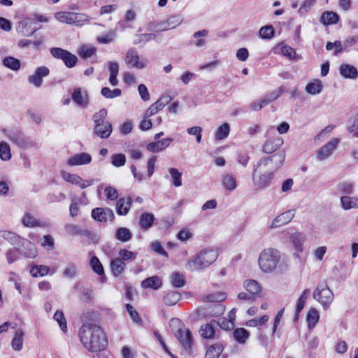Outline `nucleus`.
Wrapping results in <instances>:
<instances>
[{
    "label": "nucleus",
    "mask_w": 358,
    "mask_h": 358,
    "mask_svg": "<svg viewBox=\"0 0 358 358\" xmlns=\"http://www.w3.org/2000/svg\"><path fill=\"white\" fill-rule=\"evenodd\" d=\"M79 337L85 348L91 352L103 350L108 345L106 334L94 323H85L79 330Z\"/></svg>",
    "instance_id": "obj_1"
},
{
    "label": "nucleus",
    "mask_w": 358,
    "mask_h": 358,
    "mask_svg": "<svg viewBox=\"0 0 358 358\" xmlns=\"http://www.w3.org/2000/svg\"><path fill=\"white\" fill-rule=\"evenodd\" d=\"M217 257V250L213 249L202 250L187 261L185 268L189 271H201L215 262Z\"/></svg>",
    "instance_id": "obj_2"
},
{
    "label": "nucleus",
    "mask_w": 358,
    "mask_h": 358,
    "mask_svg": "<svg viewBox=\"0 0 358 358\" xmlns=\"http://www.w3.org/2000/svg\"><path fill=\"white\" fill-rule=\"evenodd\" d=\"M0 236L18 247L19 253L28 258H34L37 255L35 245L29 241L23 238L10 231H0Z\"/></svg>",
    "instance_id": "obj_3"
},
{
    "label": "nucleus",
    "mask_w": 358,
    "mask_h": 358,
    "mask_svg": "<svg viewBox=\"0 0 358 358\" xmlns=\"http://www.w3.org/2000/svg\"><path fill=\"white\" fill-rule=\"evenodd\" d=\"M280 255L279 252L273 248L263 250L258 259V264L260 269L264 273L273 271L280 261Z\"/></svg>",
    "instance_id": "obj_4"
},
{
    "label": "nucleus",
    "mask_w": 358,
    "mask_h": 358,
    "mask_svg": "<svg viewBox=\"0 0 358 358\" xmlns=\"http://www.w3.org/2000/svg\"><path fill=\"white\" fill-rule=\"evenodd\" d=\"M106 116L107 110L104 108L101 109L93 115L94 134L101 138H108L113 131L110 122L106 120Z\"/></svg>",
    "instance_id": "obj_5"
},
{
    "label": "nucleus",
    "mask_w": 358,
    "mask_h": 358,
    "mask_svg": "<svg viewBox=\"0 0 358 358\" xmlns=\"http://www.w3.org/2000/svg\"><path fill=\"white\" fill-rule=\"evenodd\" d=\"M334 298V293L326 282L319 283L313 292V299L317 301L327 310Z\"/></svg>",
    "instance_id": "obj_6"
},
{
    "label": "nucleus",
    "mask_w": 358,
    "mask_h": 358,
    "mask_svg": "<svg viewBox=\"0 0 358 358\" xmlns=\"http://www.w3.org/2000/svg\"><path fill=\"white\" fill-rule=\"evenodd\" d=\"M273 173L264 168H259V162L252 172L254 184L259 188H265L270 185L273 180Z\"/></svg>",
    "instance_id": "obj_7"
},
{
    "label": "nucleus",
    "mask_w": 358,
    "mask_h": 358,
    "mask_svg": "<svg viewBox=\"0 0 358 358\" xmlns=\"http://www.w3.org/2000/svg\"><path fill=\"white\" fill-rule=\"evenodd\" d=\"M285 159V152L283 150L264 159L259 160V168H264V166L270 171L274 173L279 168H280Z\"/></svg>",
    "instance_id": "obj_8"
},
{
    "label": "nucleus",
    "mask_w": 358,
    "mask_h": 358,
    "mask_svg": "<svg viewBox=\"0 0 358 358\" xmlns=\"http://www.w3.org/2000/svg\"><path fill=\"white\" fill-rule=\"evenodd\" d=\"M50 53L55 58L62 60L68 68L74 67L78 62V58L75 55L60 48H52Z\"/></svg>",
    "instance_id": "obj_9"
},
{
    "label": "nucleus",
    "mask_w": 358,
    "mask_h": 358,
    "mask_svg": "<svg viewBox=\"0 0 358 358\" xmlns=\"http://www.w3.org/2000/svg\"><path fill=\"white\" fill-rule=\"evenodd\" d=\"M340 143L338 138H333L316 151V157L320 161H324L333 154Z\"/></svg>",
    "instance_id": "obj_10"
},
{
    "label": "nucleus",
    "mask_w": 358,
    "mask_h": 358,
    "mask_svg": "<svg viewBox=\"0 0 358 358\" xmlns=\"http://www.w3.org/2000/svg\"><path fill=\"white\" fill-rule=\"evenodd\" d=\"M176 336L178 338L182 348L187 352V354H192V344L193 337L190 330L179 329L176 333Z\"/></svg>",
    "instance_id": "obj_11"
},
{
    "label": "nucleus",
    "mask_w": 358,
    "mask_h": 358,
    "mask_svg": "<svg viewBox=\"0 0 358 358\" xmlns=\"http://www.w3.org/2000/svg\"><path fill=\"white\" fill-rule=\"evenodd\" d=\"M92 217L100 222H106L108 219L113 221L115 219V214L109 208H95L92 210Z\"/></svg>",
    "instance_id": "obj_12"
},
{
    "label": "nucleus",
    "mask_w": 358,
    "mask_h": 358,
    "mask_svg": "<svg viewBox=\"0 0 358 358\" xmlns=\"http://www.w3.org/2000/svg\"><path fill=\"white\" fill-rule=\"evenodd\" d=\"M92 156L87 152H80L75 154L69 157L66 160V164L70 166H83L90 164Z\"/></svg>",
    "instance_id": "obj_13"
},
{
    "label": "nucleus",
    "mask_w": 358,
    "mask_h": 358,
    "mask_svg": "<svg viewBox=\"0 0 358 358\" xmlns=\"http://www.w3.org/2000/svg\"><path fill=\"white\" fill-rule=\"evenodd\" d=\"M49 73L48 68L45 66L38 67L34 73L28 77V81L35 87H40L43 84V78L48 76Z\"/></svg>",
    "instance_id": "obj_14"
},
{
    "label": "nucleus",
    "mask_w": 358,
    "mask_h": 358,
    "mask_svg": "<svg viewBox=\"0 0 358 358\" xmlns=\"http://www.w3.org/2000/svg\"><path fill=\"white\" fill-rule=\"evenodd\" d=\"M125 62L129 67H136L138 69H143L145 64L139 61V55L137 51L134 49H129L125 57Z\"/></svg>",
    "instance_id": "obj_15"
},
{
    "label": "nucleus",
    "mask_w": 358,
    "mask_h": 358,
    "mask_svg": "<svg viewBox=\"0 0 358 358\" xmlns=\"http://www.w3.org/2000/svg\"><path fill=\"white\" fill-rule=\"evenodd\" d=\"M294 217V211L289 210L277 216L271 222L270 228L275 229L289 223Z\"/></svg>",
    "instance_id": "obj_16"
},
{
    "label": "nucleus",
    "mask_w": 358,
    "mask_h": 358,
    "mask_svg": "<svg viewBox=\"0 0 358 358\" xmlns=\"http://www.w3.org/2000/svg\"><path fill=\"white\" fill-rule=\"evenodd\" d=\"M284 141L281 137H275L266 140L263 145V152L266 154L273 153L278 150Z\"/></svg>",
    "instance_id": "obj_17"
},
{
    "label": "nucleus",
    "mask_w": 358,
    "mask_h": 358,
    "mask_svg": "<svg viewBox=\"0 0 358 358\" xmlns=\"http://www.w3.org/2000/svg\"><path fill=\"white\" fill-rule=\"evenodd\" d=\"M172 141V138H166L162 140L155 141V142L148 143L146 148L150 152H159L169 147Z\"/></svg>",
    "instance_id": "obj_18"
},
{
    "label": "nucleus",
    "mask_w": 358,
    "mask_h": 358,
    "mask_svg": "<svg viewBox=\"0 0 358 358\" xmlns=\"http://www.w3.org/2000/svg\"><path fill=\"white\" fill-rule=\"evenodd\" d=\"M72 99L78 106L85 108L88 104L89 97L87 91H82L78 87L72 93Z\"/></svg>",
    "instance_id": "obj_19"
},
{
    "label": "nucleus",
    "mask_w": 358,
    "mask_h": 358,
    "mask_svg": "<svg viewBox=\"0 0 358 358\" xmlns=\"http://www.w3.org/2000/svg\"><path fill=\"white\" fill-rule=\"evenodd\" d=\"M132 199L130 196L120 199L116 204V211L119 215H126L131 206Z\"/></svg>",
    "instance_id": "obj_20"
},
{
    "label": "nucleus",
    "mask_w": 358,
    "mask_h": 358,
    "mask_svg": "<svg viewBox=\"0 0 358 358\" xmlns=\"http://www.w3.org/2000/svg\"><path fill=\"white\" fill-rule=\"evenodd\" d=\"M311 291L307 288L303 290L296 303V309L294 313V318L296 320L301 310L303 309L306 299L310 296Z\"/></svg>",
    "instance_id": "obj_21"
},
{
    "label": "nucleus",
    "mask_w": 358,
    "mask_h": 358,
    "mask_svg": "<svg viewBox=\"0 0 358 358\" xmlns=\"http://www.w3.org/2000/svg\"><path fill=\"white\" fill-rule=\"evenodd\" d=\"M339 72L343 77L349 79H355L358 76L357 69L353 66L347 64H341L340 66Z\"/></svg>",
    "instance_id": "obj_22"
},
{
    "label": "nucleus",
    "mask_w": 358,
    "mask_h": 358,
    "mask_svg": "<svg viewBox=\"0 0 358 358\" xmlns=\"http://www.w3.org/2000/svg\"><path fill=\"white\" fill-rule=\"evenodd\" d=\"M289 238L294 248L298 252H302L303 243L306 240V235L301 232H296L292 234Z\"/></svg>",
    "instance_id": "obj_23"
},
{
    "label": "nucleus",
    "mask_w": 358,
    "mask_h": 358,
    "mask_svg": "<svg viewBox=\"0 0 358 358\" xmlns=\"http://www.w3.org/2000/svg\"><path fill=\"white\" fill-rule=\"evenodd\" d=\"M339 15L333 11H325L320 17V22L324 25L335 24L339 21Z\"/></svg>",
    "instance_id": "obj_24"
},
{
    "label": "nucleus",
    "mask_w": 358,
    "mask_h": 358,
    "mask_svg": "<svg viewBox=\"0 0 358 358\" xmlns=\"http://www.w3.org/2000/svg\"><path fill=\"white\" fill-rule=\"evenodd\" d=\"M141 287L144 289L150 288L157 290L162 287V281L157 275L149 277L141 282Z\"/></svg>",
    "instance_id": "obj_25"
},
{
    "label": "nucleus",
    "mask_w": 358,
    "mask_h": 358,
    "mask_svg": "<svg viewBox=\"0 0 358 358\" xmlns=\"http://www.w3.org/2000/svg\"><path fill=\"white\" fill-rule=\"evenodd\" d=\"M227 297L224 292H215L208 294L202 295L200 296V299L203 302H221L223 301Z\"/></svg>",
    "instance_id": "obj_26"
},
{
    "label": "nucleus",
    "mask_w": 358,
    "mask_h": 358,
    "mask_svg": "<svg viewBox=\"0 0 358 358\" xmlns=\"http://www.w3.org/2000/svg\"><path fill=\"white\" fill-rule=\"evenodd\" d=\"M155 217L152 213H143L140 217L139 225L143 230H148L152 226Z\"/></svg>",
    "instance_id": "obj_27"
},
{
    "label": "nucleus",
    "mask_w": 358,
    "mask_h": 358,
    "mask_svg": "<svg viewBox=\"0 0 358 358\" xmlns=\"http://www.w3.org/2000/svg\"><path fill=\"white\" fill-rule=\"evenodd\" d=\"M110 266L113 274L115 276H119L124 271L126 265L122 259L115 258L111 260Z\"/></svg>",
    "instance_id": "obj_28"
},
{
    "label": "nucleus",
    "mask_w": 358,
    "mask_h": 358,
    "mask_svg": "<svg viewBox=\"0 0 358 358\" xmlns=\"http://www.w3.org/2000/svg\"><path fill=\"white\" fill-rule=\"evenodd\" d=\"M322 81L319 79H315L306 85V91L310 94L316 95L322 92Z\"/></svg>",
    "instance_id": "obj_29"
},
{
    "label": "nucleus",
    "mask_w": 358,
    "mask_h": 358,
    "mask_svg": "<svg viewBox=\"0 0 358 358\" xmlns=\"http://www.w3.org/2000/svg\"><path fill=\"white\" fill-rule=\"evenodd\" d=\"M341 206L346 210L351 208H358V199L349 196H343L341 197Z\"/></svg>",
    "instance_id": "obj_30"
},
{
    "label": "nucleus",
    "mask_w": 358,
    "mask_h": 358,
    "mask_svg": "<svg viewBox=\"0 0 358 358\" xmlns=\"http://www.w3.org/2000/svg\"><path fill=\"white\" fill-rule=\"evenodd\" d=\"M22 224L27 227H43L45 223L36 220L31 213L24 214L22 220Z\"/></svg>",
    "instance_id": "obj_31"
},
{
    "label": "nucleus",
    "mask_w": 358,
    "mask_h": 358,
    "mask_svg": "<svg viewBox=\"0 0 358 358\" xmlns=\"http://www.w3.org/2000/svg\"><path fill=\"white\" fill-rule=\"evenodd\" d=\"M222 184L226 190L232 191L236 188V180L231 174H224L222 177Z\"/></svg>",
    "instance_id": "obj_32"
},
{
    "label": "nucleus",
    "mask_w": 358,
    "mask_h": 358,
    "mask_svg": "<svg viewBox=\"0 0 358 358\" xmlns=\"http://www.w3.org/2000/svg\"><path fill=\"white\" fill-rule=\"evenodd\" d=\"M181 295L178 292L171 291L168 292L163 298V302L166 306H174L180 299Z\"/></svg>",
    "instance_id": "obj_33"
},
{
    "label": "nucleus",
    "mask_w": 358,
    "mask_h": 358,
    "mask_svg": "<svg viewBox=\"0 0 358 358\" xmlns=\"http://www.w3.org/2000/svg\"><path fill=\"white\" fill-rule=\"evenodd\" d=\"M23 336L24 332L22 329H19L15 331L11 343L13 350L16 351L22 350L23 346Z\"/></svg>",
    "instance_id": "obj_34"
},
{
    "label": "nucleus",
    "mask_w": 358,
    "mask_h": 358,
    "mask_svg": "<svg viewBox=\"0 0 358 358\" xmlns=\"http://www.w3.org/2000/svg\"><path fill=\"white\" fill-rule=\"evenodd\" d=\"M215 322V320H211L210 323H207L201 327L199 331L203 338L208 339L213 337L215 334L213 323Z\"/></svg>",
    "instance_id": "obj_35"
},
{
    "label": "nucleus",
    "mask_w": 358,
    "mask_h": 358,
    "mask_svg": "<svg viewBox=\"0 0 358 358\" xmlns=\"http://www.w3.org/2000/svg\"><path fill=\"white\" fill-rule=\"evenodd\" d=\"M320 319V315L315 308H311L307 313L306 320L310 329L314 328Z\"/></svg>",
    "instance_id": "obj_36"
},
{
    "label": "nucleus",
    "mask_w": 358,
    "mask_h": 358,
    "mask_svg": "<svg viewBox=\"0 0 358 358\" xmlns=\"http://www.w3.org/2000/svg\"><path fill=\"white\" fill-rule=\"evenodd\" d=\"M115 238L121 242H127L132 238L130 230L126 227H120L117 229Z\"/></svg>",
    "instance_id": "obj_37"
},
{
    "label": "nucleus",
    "mask_w": 358,
    "mask_h": 358,
    "mask_svg": "<svg viewBox=\"0 0 358 358\" xmlns=\"http://www.w3.org/2000/svg\"><path fill=\"white\" fill-rule=\"evenodd\" d=\"M222 351V345L220 344L212 345L208 348L205 358H219Z\"/></svg>",
    "instance_id": "obj_38"
},
{
    "label": "nucleus",
    "mask_w": 358,
    "mask_h": 358,
    "mask_svg": "<svg viewBox=\"0 0 358 358\" xmlns=\"http://www.w3.org/2000/svg\"><path fill=\"white\" fill-rule=\"evenodd\" d=\"M244 287L252 295L257 294L261 291L259 284L255 280H245Z\"/></svg>",
    "instance_id": "obj_39"
},
{
    "label": "nucleus",
    "mask_w": 358,
    "mask_h": 358,
    "mask_svg": "<svg viewBox=\"0 0 358 358\" xmlns=\"http://www.w3.org/2000/svg\"><path fill=\"white\" fill-rule=\"evenodd\" d=\"M234 339L239 343H245L249 337V332L244 328H238L233 332Z\"/></svg>",
    "instance_id": "obj_40"
},
{
    "label": "nucleus",
    "mask_w": 358,
    "mask_h": 358,
    "mask_svg": "<svg viewBox=\"0 0 358 358\" xmlns=\"http://www.w3.org/2000/svg\"><path fill=\"white\" fill-rule=\"evenodd\" d=\"M171 282L174 287H182L185 285V278L184 275L180 272H173L171 275Z\"/></svg>",
    "instance_id": "obj_41"
},
{
    "label": "nucleus",
    "mask_w": 358,
    "mask_h": 358,
    "mask_svg": "<svg viewBox=\"0 0 358 358\" xmlns=\"http://www.w3.org/2000/svg\"><path fill=\"white\" fill-rule=\"evenodd\" d=\"M183 21V17L180 15H173L165 20L169 29H173L178 27Z\"/></svg>",
    "instance_id": "obj_42"
},
{
    "label": "nucleus",
    "mask_w": 358,
    "mask_h": 358,
    "mask_svg": "<svg viewBox=\"0 0 358 358\" xmlns=\"http://www.w3.org/2000/svg\"><path fill=\"white\" fill-rule=\"evenodd\" d=\"M73 16L72 12H58L55 13V18L62 23H66L73 25Z\"/></svg>",
    "instance_id": "obj_43"
},
{
    "label": "nucleus",
    "mask_w": 358,
    "mask_h": 358,
    "mask_svg": "<svg viewBox=\"0 0 358 358\" xmlns=\"http://www.w3.org/2000/svg\"><path fill=\"white\" fill-rule=\"evenodd\" d=\"M3 65L13 70L17 71L20 68V62L18 59L13 57H6L3 60Z\"/></svg>",
    "instance_id": "obj_44"
},
{
    "label": "nucleus",
    "mask_w": 358,
    "mask_h": 358,
    "mask_svg": "<svg viewBox=\"0 0 358 358\" xmlns=\"http://www.w3.org/2000/svg\"><path fill=\"white\" fill-rule=\"evenodd\" d=\"M49 267L44 265H39V266H34L30 269V273L31 275L34 277L37 278L38 276L42 277L45 275H47L49 272Z\"/></svg>",
    "instance_id": "obj_45"
},
{
    "label": "nucleus",
    "mask_w": 358,
    "mask_h": 358,
    "mask_svg": "<svg viewBox=\"0 0 358 358\" xmlns=\"http://www.w3.org/2000/svg\"><path fill=\"white\" fill-rule=\"evenodd\" d=\"M65 231L67 234L75 235H86L87 231L82 229L79 226L74 224H68L65 225Z\"/></svg>",
    "instance_id": "obj_46"
},
{
    "label": "nucleus",
    "mask_w": 358,
    "mask_h": 358,
    "mask_svg": "<svg viewBox=\"0 0 358 358\" xmlns=\"http://www.w3.org/2000/svg\"><path fill=\"white\" fill-rule=\"evenodd\" d=\"M169 172L171 175L173 185L176 187H180L182 185V173L176 168L169 169Z\"/></svg>",
    "instance_id": "obj_47"
},
{
    "label": "nucleus",
    "mask_w": 358,
    "mask_h": 358,
    "mask_svg": "<svg viewBox=\"0 0 358 358\" xmlns=\"http://www.w3.org/2000/svg\"><path fill=\"white\" fill-rule=\"evenodd\" d=\"M11 158L10 145L5 141L0 143V159L8 161Z\"/></svg>",
    "instance_id": "obj_48"
},
{
    "label": "nucleus",
    "mask_w": 358,
    "mask_h": 358,
    "mask_svg": "<svg viewBox=\"0 0 358 358\" xmlns=\"http://www.w3.org/2000/svg\"><path fill=\"white\" fill-rule=\"evenodd\" d=\"M229 131V124L228 123H224L217 129L215 133V138L217 140H223L228 136Z\"/></svg>",
    "instance_id": "obj_49"
},
{
    "label": "nucleus",
    "mask_w": 358,
    "mask_h": 358,
    "mask_svg": "<svg viewBox=\"0 0 358 358\" xmlns=\"http://www.w3.org/2000/svg\"><path fill=\"white\" fill-rule=\"evenodd\" d=\"M284 87H280L277 91H273L263 98V103L268 105L269 103L276 100L283 93Z\"/></svg>",
    "instance_id": "obj_50"
},
{
    "label": "nucleus",
    "mask_w": 358,
    "mask_h": 358,
    "mask_svg": "<svg viewBox=\"0 0 358 358\" xmlns=\"http://www.w3.org/2000/svg\"><path fill=\"white\" fill-rule=\"evenodd\" d=\"M101 94L106 99H113L120 96L122 94V91L117 88L111 90L109 87H104L101 89Z\"/></svg>",
    "instance_id": "obj_51"
},
{
    "label": "nucleus",
    "mask_w": 358,
    "mask_h": 358,
    "mask_svg": "<svg viewBox=\"0 0 358 358\" xmlns=\"http://www.w3.org/2000/svg\"><path fill=\"white\" fill-rule=\"evenodd\" d=\"M27 27H31V22L28 20H24L18 22L17 31L23 36H31V32L25 31Z\"/></svg>",
    "instance_id": "obj_52"
},
{
    "label": "nucleus",
    "mask_w": 358,
    "mask_h": 358,
    "mask_svg": "<svg viewBox=\"0 0 358 358\" xmlns=\"http://www.w3.org/2000/svg\"><path fill=\"white\" fill-rule=\"evenodd\" d=\"M62 178L68 182H71L73 185L78 184L81 180V177L76 174H73L68 173L65 171H62L61 173Z\"/></svg>",
    "instance_id": "obj_53"
},
{
    "label": "nucleus",
    "mask_w": 358,
    "mask_h": 358,
    "mask_svg": "<svg viewBox=\"0 0 358 358\" xmlns=\"http://www.w3.org/2000/svg\"><path fill=\"white\" fill-rule=\"evenodd\" d=\"M90 266L94 272H95L96 274L101 275L104 273L103 267L98 257L96 256H94L91 258Z\"/></svg>",
    "instance_id": "obj_54"
},
{
    "label": "nucleus",
    "mask_w": 358,
    "mask_h": 358,
    "mask_svg": "<svg viewBox=\"0 0 358 358\" xmlns=\"http://www.w3.org/2000/svg\"><path fill=\"white\" fill-rule=\"evenodd\" d=\"M156 38L155 34H142L136 36V38L134 41V44L142 43L144 45L147 42L154 40Z\"/></svg>",
    "instance_id": "obj_55"
},
{
    "label": "nucleus",
    "mask_w": 358,
    "mask_h": 358,
    "mask_svg": "<svg viewBox=\"0 0 358 358\" xmlns=\"http://www.w3.org/2000/svg\"><path fill=\"white\" fill-rule=\"evenodd\" d=\"M96 52V48L94 47H90L87 45H82L79 48L78 54L83 58L87 59L92 56Z\"/></svg>",
    "instance_id": "obj_56"
},
{
    "label": "nucleus",
    "mask_w": 358,
    "mask_h": 358,
    "mask_svg": "<svg viewBox=\"0 0 358 358\" xmlns=\"http://www.w3.org/2000/svg\"><path fill=\"white\" fill-rule=\"evenodd\" d=\"M73 25L76 26H82L89 22L87 15L84 13H73Z\"/></svg>",
    "instance_id": "obj_57"
},
{
    "label": "nucleus",
    "mask_w": 358,
    "mask_h": 358,
    "mask_svg": "<svg viewBox=\"0 0 358 358\" xmlns=\"http://www.w3.org/2000/svg\"><path fill=\"white\" fill-rule=\"evenodd\" d=\"M78 268L75 264H69L64 270L63 275L66 278H73L77 275Z\"/></svg>",
    "instance_id": "obj_58"
},
{
    "label": "nucleus",
    "mask_w": 358,
    "mask_h": 358,
    "mask_svg": "<svg viewBox=\"0 0 358 358\" xmlns=\"http://www.w3.org/2000/svg\"><path fill=\"white\" fill-rule=\"evenodd\" d=\"M126 157L124 154H115L111 157V164L115 167H120L125 164Z\"/></svg>",
    "instance_id": "obj_59"
},
{
    "label": "nucleus",
    "mask_w": 358,
    "mask_h": 358,
    "mask_svg": "<svg viewBox=\"0 0 358 358\" xmlns=\"http://www.w3.org/2000/svg\"><path fill=\"white\" fill-rule=\"evenodd\" d=\"M54 320H56L61 328L65 332L67 329V324L62 311L57 310L54 315Z\"/></svg>",
    "instance_id": "obj_60"
},
{
    "label": "nucleus",
    "mask_w": 358,
    "mask_h": 358,
    "mask_svg": "<svg viewBox=\"0 0 358 358\" xmlns=\"http://www.w3.org/2000/svg\"><path fill=\"white\" fill-rule=\"evenodd\" d=\"M315 0H305L298 10L299 14L300 15H303L307 13L315 5Z\"/></svg>",
    "instance_id": "obj_61"
},
{
    "label": "nucleus",
    "mask_w": 358,
    "mask_h": 358,
    "mask_svg": "<svg viewBox=\"0 0 358 358\" xmlns=\"http://www.w3.org/2000/svg\"><path fill=\"white\" fill-rule=\"evenodd\" d=\"M115 31H110L104 35L97 37V41L100 43L108 44L112 42L115 38Z\"/></svg>",
    "instance_id": "obj_62"
},
{
    "label": "nucleus",
    "mask_w": 358,
    "mask_h": 358,
    "mask_svg": "<svg viewBox=\"0 0 358 358\" xmlns=\"http://www.w3.org/2000/svg\"><path fill=\"white\" fill-rule=\"evenodd\" d=\"M259 33V36L262 38L270 39L273 36V27L271 25H267V26L262 27L260 29Z\"/></svg>",
    "instance_id": "obj_63"
},
{
    "label": "nucleus",
    "mask_w": 358,
    "mask_h": 358,
    "mask_svg": "<svg viewBox=\"0 0 358 358\" xmlns=\"http://www.w3.org/2000/svg\"><path fill=\"white\" fill-rule=\"evenodd\" d=\"M66 199L64 194L62 192H52L47 196V200L49 203L61 202Z\"/></svg>",
    "instance_id": "obj_64"
}]
</instances>
